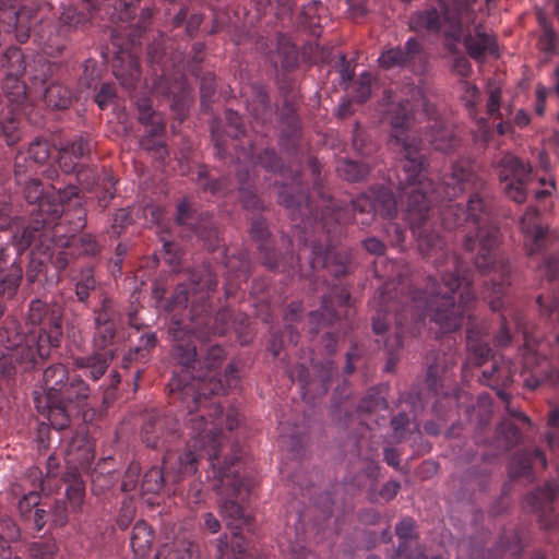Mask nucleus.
Listing matches in <instances>:
<instances>
[{
  "label": "nucleus",
  "mask_w": 559,
  "mask_h": 559,
  "mask_svg": "<svg viewBox=\"0 0 559 559\" xmlns=\"http://www.w3.org/2000/svg\"><path fill=\"white\" fill-rule=\"evenodd\" d=\"M95 147L96 142L90 134H75L60 147L59 167L67 175L76 171L80 160L88 158Z\"/></svg>",
  "instance_id": "nucleus-22"
},
{
  "label": "nucleus",
  "mask_w": 559,
  "mask_h": 559,
  "mask_svg": "<svg viewBox=\"0 0 559 559\" xmlns=\"http://www.w3.org/2000/svg\"><path fill=\"white\" fill-rule=\"evenodd\" d=\"M225 358V349L219 345H213L206 352L203 366L200 365L195 356L187 367L188 370L183 371L181 362L175 359L177 366L167 386L170 388V399L175 404L177 402L187 403V406L190 407L187 399L191 397L193 405L206 406L209 417L221 419V424L231 431L241 421L240 413L236 408H229L224 414L222 406L210 397V395L225 394L239 384L241 376L236 362H229L223 376L215 371Z\"/></svg>",
  "instance_id": "nucleus-4"
},
{
  "label": "nucleus",
  "mask_w": 559,
  "mask_h": 559,
  "mask_svg": "<svg viewBox=\"0 0 559 559\" xmlns=\"http://www.w3.org/2000/svg\"><path fill=\"white\" fill-rule=\"evenodd\" d=\"M329 205L335 209H342L348 213V222L342 225L341 235L334 238L333 252H347L350 257L348 262V271L341 274L337 278L350 272L352 254L347 250H337L336 243L343 235L344 226L349 224L352 219L364 227L369 226L376 215L388 218L385 231L391 239L393 246H402L405 240V229L394 222H391L397 214V202L393 192L384 187H374L367 192L361 193L352 201L350 207H343L336 202L329 200Z\"/></svg>",
  "instance_id": "nucleus-10"
},
{
  "label": "nucleus",
  "mask_w": 559,
  "mask_h": 559,
  "mask_svg": "<svg viewBox=\"0 0 559 559\" xmlns=\"http://www.w3.org/2000/svg\"><path fill=\"white\" fill-rule=\"evenodd\" d=\"M512 326L516 329V332H522L524 341L521 349L522 368L519 373V377L523 380V385L534 390L544 381H549L552 384L559 383L558 370H554L550 360L545 355L539 354L540 344L537 345L535 338L522 328L520 314H516L512 322L508 321L506 314L501 316L500 329L493 337L496 346L504 347L512 343L514 338Z\"/></svg>",
  "instance_id": "nucleus-12"
},
{
  "label": "nucleus",
  "mask_w": 559,
  "mask_h": 559,
  "mask_svg": "<svg viewBox=\"0 0 559 559\" xmlns=\"http://www.w3.org/2000/svg\"><path fill=\"white\" fill-rule=\"evenodd\" d=\"M217 286L216 275L210 265L193 269L187 283H180L167 301L165 309L171 313L169 333L174 340L173 357L183 371L198 356L194 338L207 340L224 335L230 325L231 311L223 308L213 317L209 298Z\"/></svg>",
  "instance_id": "nucleus-3"
},
{
  "label": "nucleus",
  "mask_w": 559,
  "mask_h": 559,
  "mask_svg": "<svg viewBox=\"0 0 559 559\" xmlns=\"http://www.w3.org/2000/svg\"><path fill=\"white\" fill-rule=\"evenodd\" d=\"M336 370L334 361L328 358L320 362L311 361L310 366H306L304 362L298 364L289 370V377L293 381H298L307 393L314 391L321 394L328 391L329 383Z\"/></svg>",
  "instance_id": "nucleus-19"
},
{
  "label": "nucleus",
  "mask_w": 559,
  "mask_h": 559,
  "mask_svg": "<svg viewBox=\"0 0 559 559\" xmlns=\"http://www.w3.org/2000/svg\"><path fill=\"white\" fill-rule=\"evenodd\" d=\"M29 559H53L56 544L52 542H35L28 549Z\"/></svg>",
  "instance_id": "nucleus-52"
},
{
  "label": "nucleus",
  "mask_w": 559,
  "mask_h": 559,
  "mask_svg": "<svg viewBox=\"0 0 559 559\" xmlns=\"http://www.w3.org/2000/svg\"><path fill=\"white\" fill-rule=\"evenodd\" d=\"M37 165L29 159L26 153H19L14 162V178L16 185H22L24 179L37 173Z\"/></svg>",
  "instance_id": "nucleus-47"
},
{
  "label": "nucleus",
  "mask_w": 559,
  "mask_h": 559,
  "mask_svg": "<svg viewBox=\"0 0 559 559\" xmlns=\"http://www.w3.org/2000/svg\"><path fill=\"white\" fill-rule=\"evenodd\" d=\"M205 56V45L204 43H194L191 49L190 59L188 60L187 67L189 71L194 74H198V66L202 63Z\"/></svg>",
  "instance_id": "nucleus-60"
},
{
  "label": "nucleus",
  "mask_w": 559,
  "mask_h": 559,
  "mask_svg": "<svg viewBox=\"0 0 559 559\" xmlns=\"http://www.w3.org/2000/svg\"><path fill=\"white\" fill-rule=\"evenodd\" d=\"M58 69L59 66L57 63H44L41 66V76L35 75L34 84L40 81V85L44 87V98L49 107L53 109H66L72 103V91L62 84L49 82Z\"/></svg>",
  "instance_id": "nucleus-24"
},
{
  "label": "nucleus",
  "mask_w": 559,
  "mask_h": 559,
  "mask_svg": "<svg viewBox=\"0 0 559 559\" xmlns=\"http://www.w3.org/2000/svg\"><path fill=\"white\" fill-rule=\"evenodd\" d=\"M524 235V246L527 254L533 255L544 252L552 241L547 227L542 224L540 215L534 207H528L520 222Z\"/></svg>",
  "instance_id": "nucleus-21"
},
{
  "label": "nucleus",
  "mask_w": 559,
  "mask_h": 559,
  "mask_svg": "<svg viewBox=\"0 0 559 559\" xmlns=\"http://www.w3.org/2000/svg\"><path fill=\"white\" fill-rule=\"evenodd\" d=\"M21 186H23L25 200L32 206L27 225L24 224L21 217L13 215L10 195L0 192V194L8 197L7 206L11 218L10 224L0 227V229L15 228L10 239H12V247L17 257L37 240L43 243L46 231L51 227H58L61 224L59 221H69V213L66 212L64 203L76 198L80 192L79 187L72 183L67 187L51 185L48 190H45L43 182L33 177L24 179Z\"/></svg>",
  "instance_id": "nucleus-7"
},
{
  "label": "nucleus",
  "mask_w": 559,
  "mask_h": 559,
  "mask_svg": "<svg viewBox=\"0 0 559 559\" xmlns=\"http://www.w3.org/2000/svg\"><path fill=\"white\" fill-rule=\"evenodd\" d=\"M115 355V349H93V353L90 356L76 357L74 359V365L78 369L84 370L86 377L93 381H97L105 374Z\"/></svg>",
  "instance_id": "nucleus-34"
},
{
  "label": "nucleus",
  "mask_w": 559,
  "mask_h": 559,
  "mask_svg": "<svg viewBox=\"0 0 559 559\" xmlns=\"http://www.w3.org/2000/svg\"><path fill=\"white\" fill-rule=\"evenodd\" d=\"M498 177L499 187L504 197L518 204L524 203L531 193H534L537 200H542L551 194L555 190V182L546 185L544 179L540 183L546 186L544 189H536V179L532 165L511 154L507 153L492 164Z\"/></svg>",
  "instance_id": "nucleus-13"
},
{
  "label": "nucleus",
  "mask_w": 559,
  "mask_h": 559,
  "mask_svg": "<svg viewBox=\"0 0 559 559\" xmlns=\"http://www.w3.org/2000/svg\"><path fill=\"white\" fill-rule=\"evenodd\" d=\"M130 212L126 209H119L112 217V223L110 225L108 233L112 237H119L122 234L123 229L130 224Z\"/></svg>",
  "instance_id": "nucleus-57"
},
{
  "label": "nucleus",
  "mask_w": 559,
  "mask_h": 559,
  "mask_svg": "<svg viewBox=\"0 0 559 559\" xmlns=\"http://www.w3.org/2000/svg\"><path fill=\"white\" fill-rule=\"evenodd\" d=\"M116 87L112 84L105 83L100 86L95 96V102L100 109H105L115 98Z\"/></svg>",
  "instance_id": "nucleus-63"
},
{
  "label": "nucleus",
  "mask_w": 559,
  "mask_h": 559,
  "mask_svg": "<svg viewBox=\"0 0 559 559\" xmlns=\"http://www.w3.org/2000/svg\"><path fill=\"white\" fill-rule=\"evenodd\" d=\"M23 269L15 259L8 269L0 270V317L5 310V301L12 299L21 284Z\"/></svg>",
  "instance_id": "nucleus-37"
},
{
  "label": "nucleus",
  "mask_w": 559,
  "mask_h": 559,
  "mask_svg": "<svg viewBox=\"0 0 559 559\" xmlns=\"http://www.w3.org/2000/svg\"><path fill=\"white\" fill-rule=\"evenodd\" d=\"M94 457L95 451L91 440L83 433H75L66 449V460L73 467V472H78L79 468L88 469Z\"/></svg>",
  "instance_id": "nucleus-32"
},
{
  "label": "nucleus",
  "mask_w": 559,
  "mask_h": 559,
  "mask_svg": "<svg viewBox=\"0 0 559 559\" xmlns=\"http://www.w3.org/2000/svg\"><path fill=\"white\" fill-rule=\"evenodd\" d=\"M409 424L408 416L405 413H399L391 419V426L394 431V438L401 442L406 438V428Z\"/></svg>",
  "instance_id": "nucleus-62"
},
{
  "label": "nucleus",
  "mask_w": 559,
  "mask_h": 559,
  "mask_svg": "<svg viewBox=\"0 0 559 559\" xmlns=\"http://www.w3.org/2000/svg\"><path fill=\"white\" fill-rule=\"evenodd\" d=\"M278 545L284 552H288L292 559H317V557L306 548L305 533L296 528H288L285 536L278 539Z\"/></svg>",
  "instance_id": "nucleus-40"
},
{
  "label": "nucleus",
  "mask_w": 559,
  "mask_h": 559,
  "mask_svg": "<svg viewBox=\"0 0 559 559\" xmlns=\"http://www.w3.org/2000/svg\"><path fill=\"white\" fill-rule=\"evenodd\" d=\"M539 270L547 277L548 282H556L559 278V253L544 257Z\"/></svg>",
  "instance_id": "nucleus-56"
},
{
  "label": "nucleus",
  "mask_w": 559,
  "mask_h": 559,
  "mask_svg": "<svg viewBox=\"0 0 559 559\" xmlns=\"http://www.w3.org/2000/svg\"><path fill=\"white\" fill-rule=\"evenodd\" d=\"M139 121L145 126V134L140 140L143 150L151 152L157 160H165L168 150L164 141L166 122L164 117L152 109L148 98L139 99L136 103Z\"/></svg>",
  "instance_id": "nucleus-16"
},
{
  "label": "nucleus",
  "mask_w": 559,
  "mask_h": 559,
  "mask_svg": "<svg viewBox=\"0 0 559 559\" xmlns=\"http://www.w3.org/2000/svg\"><path fill=\"white\" fill-rule=\"evenodd\" d=\"M66 481L71 484L67 488V499L74 511L81 510L85 496V485L78 472H69L64 476Z\"/></svg>",
  "instance_id": "nucleus-45"
},
{
  "label": "nucleus",
  "mask_w": 559,
  "mask_h": 559,
  "mask_svg": "<svg viewBox=\"0 0 559 559\" xmlns=\"http://www.w3.org/2000/svg\"><path fill=\"white\" fill-rule=\"evenodd\" d=\"M488 98H487V114L496 119H503V115L500 111V102H501V90L498 86L490 85L488 87Z\"/></svg>",
  "instance_id": "nucleus-53"
},
{
  "label": "nucleus",
  "mask_w": 559,
  "mask_h": 559,
  "mask_svg": "<svg viewBox=\"0 0 559 559\" xmlns=\"http://www.w3.org/2000/svg\"><path fill=\"white\" fill-rule=\"evenodd\" d=\"M70 380L68 369L62 364H56L47 367L43 373L41 405H48L50 401H57V393Z\"/></svg>",
  "instance_id": "nucleus-36"
},
{
  "label": "nucleus",
  "mask_w": 559,
  "mask_h": 559,
  "mask_svg": "<svg viewBox=\"0 0 559 559\" xmlns=\"http://www.w3.org/2000/svg\"><path fill=\"white\" fill-rule=\"evenodd\" d=\"M281 120L285 126L283 136L288 138L292 140V142H295V139L297 138L300 130V121L297 116V108L293 103L285 102L281 112Z\"/></svg>",
  "instance_id": "nucleus-46"
},
{
  "label": "nucleus",
  "mask_w": 559,
  "mask_h": 559,
  "mask_svg": "<svg viewBox=\"0 0 559 559\" xmlns=\"http://www.w3.org/2000/svg\"><path fill=\"white\" fill-rule=\"evenodd\" d=\"M475 2L476 0H452L449 4L439 0L436 5L415 12L409 19V27L416 32L442 33L447 40H452L448 44V48L452 49L451 46L464 35L465 27L475 22Z\"/></svg>",
  "instance_id": "nucleus-11"
},
{
  "label": "nucleus",
  "mask_w": 559,
  "mask_h": 559,
  "mask_svg": "<svg viewBox=\"0 0 559 559\" xmlns=\"http://www.w3.org/2000/svg\"><path fill=\"white\" fill-rule=\"evenodd\" d=\"M46 265L44 262L37 258H31L27 270H26V280L29 284H34L40 281V276L44 273Z\"/></svg>",
  "instance_id": "nucleus-64"
},
{
  "label": "nucleus",
  "mask_w": 559,
  "mask_h": 559,
  "mask_svg": "<svg viewBox=\"0 0 559 559\" xmlns=\"http://www.w3.org/2000/svg\"><path fill=\"white\" fill-rule=\"evenodd\" d=\"M72 283L76 300L87 306L91 294L98 287L93 269L90 266L82 269L72 277Z\"/></svg>",
  "instance_id": "nucleus-42"
},
{
  "label": "nucleus",
  "mask_w": 559,
  "mask_h": 559,
  "mask_svg": "<svg viewBox=\"0 0 559 559\" xmlns=\"http://www.w3.org/2000/svg\"><path fill=\"white\" fill-rule=\"evenodd\" d=\"M388 404L381 392L377 389L368 391L358 405V411L362 413H371L377 409L386 408Z\"/></svg>",
  "instance_id": "nucleus-49"
},
{
  "label": "nucleus",
  "mask_w": 559,
  "mask_h": 559,
  "mask_svg": "<svg viewBox=\"0 0 559 559\" xmlns=\"http://www.w3.org/2000/svg\"><path fill=\"white\" fill-rule=\"evenodd\" d=\"M215 91H216V85H215L214 74L211 72L205 73L201 78V83H200V93H201L202 104L210 102L212 99V97L214 96Z\"/></svg>",
  "instance_id": "nucleus-61"
},
{
  "label": "nucleus",
  "mask_w": 559,
  "mask_h": 559,
  "mask_svg": "<svg viewBox=\"0 0 559 559\" xmlns=\"http://www.w3.org/2000/svg\"><path fill=\"white\" fill-rule=\"evenodd\" d=\"M26 154L37 166L43 165L50 157V145L46 140L37 139L29 144Z\"/></svg>",
  "instance_id": "nucleus-50"
},
{
  "label": "nucleus",
  "mask_w": 559,
  "mask_h": 559,
  "mask_svg": "<svg viewBox=\"0 0 559 559\" xmlns=\"http://www.w3.org/2000/svg\"><path fill=\"white\" fill-rule=\"evenodd\" d=\"M415 522L405 518L396 524L395 533L400 539L396 557L399 559H427L423 549L414 540Z\"/></svg>",
  "instance_id": "nucleus-33"
},
{
  "label": "nucleus",
  "mask_w": 559,
  "mask_h": 559,
  "mask_svg": "<svg viewBox=\"0 0 559 559\" xmlns=\"http://www.w3.org/2000/svg\"><path fill=\"white\" fill-rule=\"evenodd\" d=\"M496 436L501 450L508 451L520 442L522 433L510 419L506 418L498 426Z\"/></svg>",
  "instance_id": "nucleus-44"
},
{
  "label": "nucleus",
  "mask_w": 559,
  "mask_h": 559,
  "mask_svg": "<svg viewBox=\"0 0 559 559\" xmlns=\"http://www.w3.org/2000/svg\"><path fill=\"white\" fill-rule=\"evenodd\" d=\"M462 100L467 108L469 116L476 120L477 123V136L484 142H488L492 136V129L489 122L484 117H477V105L480 103V93L476 85L463 81L462 82Z\"/></svg>",
  "instance_id": "nucleus-35"
},
{
  "label": "nucleus",
  "mask_w": 559,
  "mask_h": 559,
  "mask_svg": "<svg viewBox=\"0 0 559 559\" xmlns=\"http://www.w3.org/2000/svg\"><path fill=\"white\" fill-rule=\"evenodd\" d=\"M559 487L555 483H546L543 487L528 492L525 496V507L532 512H539L540 525L545 530H552L557 525V520L552 515H547V512H552V503L557 498Z\"/></svg>",
  "instance_id": "nucleus-25"
},
{
  "label": "nucleus",
  "mask_w": 559,
  "mask_h": 559,
  "mask_svg": "<svg viewBox=\"0 0 559 559\" xmlns=\"http://www.w3.org/2000/svg\"><path fill=\"white\" fill-rule=\"evenodd\" d=\"M236 162V182H231L228 176H222L217 179L209 178V169L205 165H201L198 169V180L204 192H210L213 195L225 194L233 191L235 188L239 190L240 201L246 209L264 210L263 203L255 194L251 185V175L247 166L242 163H248L252 166L260 165L267 173L276 174L283 170V163L274 148H264L257 157H254L253 146L249 143L248 148H242L237 153Z\"/></svg>",
  "instance_id": "nucleus-8"
},
{
  "label": "nucleus",
  "mask_w": 559,
  "mask_h": 559,
  "mask_svg": "<svg viewBox=\"0 0 559 559\" xmlns=\"http://www.w3.org/2000/svg\"><path fill=\"white\" fill-rule=\"evenodd\" d=\"M425 140L437 151L450 153L461 145V138L454 127L442 119L429 121Z\"/></svg>",
  "instance_id": "nucleus-26"
},
{
  "label": "nucleus",
  "mask_w": 559,
  "mask_h": 559,
  "mask_svg": "<svg viewBox=\"0 0 559 559\" xmlns=\"http://www.w3.org/2000/svg\"><path fill=\"white\" fill-rule=\"evenodd\" d=\"M168 399L171 407L164 414H148L142 427L143 442L153 449H165L166 452L173 451L171 444L177 443L180 439L188 443L198 441L197 453H201V457L207 459V451L211 449V440L222 444V432L224 425L221 419L209 417L206 406L193 405L191 397L187 399V403L177 402L170 399V388H168Z\"/></svg>",
  "instance_id": "nucleus-6"
},
{
  "label": "nucleus",
  "mask_w": 559,
  "mask_h": 559,
  "mask_svg": "<svg viewBox=\"0 0 559 559\" xmlns=\"http://www.w3.org/2000/svg\"><path fill=\"white\" fill-rule=\"evenodd\" d=\"M548 426L552 429L547 435V441L550 448L559 449V409L552 408L548 416Z\"/></svg>",
  "instance_id": "nucleus-59"
},
{
  "label": "nucleus",
  "mask_w": 559,
  "mask_h": 559,
  "mask_svg": "<svg viewBox=\"0 0 559 559\" xmlns=\"http://www.w3.org/2000/svg\"><path fill=\"white\" fill-rule=\"evenodd\" d=\"M350 294L346 286L333 285L329 293L322 297L321 308L311 311L308 316L309 333L318 334L325 326L337 321L345 314L349 306Z\"/></svg>",
  "instance_id": "nucleus-17"
},
{
  "label": "nucleus",
  "mask_w": 559,
  "mask_h": 559,
  "mask_svg": "<svg viewBox=\"0 0 559 559\" xmlns=\"http://www.w3.org/2000/svg\"><path fill=\"white\" fill-rule=\"evenodd\" d=\"M227 273L225 283V294L227 297L234 296L245 283L251 273V261L245 250H238L227 257L225 262Z\"/></svg>",
  "instance_id": "nucleus-27"
},
{
  "label": "nucleus",
  "mask_w": 559,
  "mask_h": 559,
  "mask_svg": "<svg viewBox=\"0 0 559 559\" xmlns=\"http://www.w3.org/2000/svg\"><path fill=\"white\" fill-rule=\"evenodd\" d=\"M301 311L302 306L300 302H292L290 305H288L284 316V320L286 322L285 330L280 334L273 335V338L269 347V350L273 354L274 358L280 356L282 349L285 346L297 345L299 334L294 329L293 323L299 319Z\"/></svg>",
  "instance_id": "nucleus-31"
},
{
  "label": "nucleus",
  "mask_w": 559,
  "mask_h": 559,
  "mask_svg": "<svg viewBox=\"0 0 559 559\" xmlns=\"http://www.w3.org/2000/svg\"><path fill=\"white\" fill-rule=\"evenodd\" d=\"M247 108L261 124L264 126L272 121L274 112L270 105L269 95L262 85L251 87V98L247 102Z\"/></svg>",
  "instance_id": "nucleus-39"
},
{
  "label": "nucleus",
  "mask_w": 559,
  "mask_h": 559,
  "mask_svg": "<svg viewBox=\"0 0 559 559\" xmlns=\"http://www.w3.org/2000/svg\"><path fill=\"white\" fill-rule=\"evenodd\" d=\"M426 173L424 155H404L396 169V185L407 195L405 218L418 251L436 267L441 282L430 275L425 289H415L402 273L397 274V281H386L371 300L376 343L389 355L386 370L390 371L405 337L416 335L427 317L443 333L459 330L467 318L466 364L481 367L479 382L507 401L509 394L504 390L515 381L518 368L512 360L493 354L488 343L487 323L472 317L476 301L472 290L473 271L450 250L435 218L438 214L448 230L465 224L476 229L475 238L464 237V249L472 252L479 247L474 265L479 273L490 275L489 282H484L481 295L491 310L498 311L503 307L502 299L511 284L512 267L496 255L500 230L493 219V199L487 182L467 158L455 160L438 183L427 178Z\"/></svg>",
  "instance_id": "nucleus-1"
},
{
  "label": "nucleus",
  "mask_w": 559,
  "mask_h": 559,
  "mask_svg": "<svg viewBox=\"0 0 559 559\" xmlns=\"http://www.w3.org/2000/svg\"><path fill=\"white\" fill-rule=\"evenodd\" d=\"M198 441L188 443L183 451H168L163 459V468L152 467L143 476L141 495H158L167 484H178L183 477L194 474L201 457L197 453Z\"/></svg>",
  "instance_id": "nucleus-14"
},
{
  "label": "nucleus",
  "mask_w": 559,
  "mask_h": 559,
  "mask_svg": "<svg viewBox=\"0 0 559 559\" xmlns=\"http://www.w3.org/2000/svg\"><path fill=\"white\" fill-rule=\"evenodd\" d=\"M94 331L92 346L95 350L112 349L116 343L120 313L112 299L105 297L98 308L94 309Z\"/></svg>",
  "instance_id": "nucleus-18"
},
{
  "label": "nucleus",
  "mask_w": 559,
  "mask_h": 559,
  "mask_svg": "<svg viewBox=\"0 0 559 559\" xmlns=\"http://www.w3.org/2000/svg\"><path fill=\"white\" fill-rule=\"evenodd\" d=\"M141 473L140 465L138 463L129 464L121 481V490L130 492L136 490L139 487V476Z\"/></svg>",
  "instance_id": "nucleus-54"
},
{
  "label": "nucleus",
  "mask_w": 559,
  "mask_h": 559,
  "mask_svg": "<svg viewBox=\"0 0 559 559\" xmlns=\"http://www.w3.org/2000/svg\"><path fill=\"white\" fill-rule=\"evenodd\" d=\"M88 396V385L79 376H73L57 393L56 400L59 401L41 405V397L35 391L34 404L38 413L44 415L55 429L63 430L70 426L71 418L84 409Z\"/></svg>",
  "instance_id": "nucleus-15"
},
{
  "label": "nucleus",
  "mask_w": 559,
  "mask_h": 559,
  "mask_svg": "<svg viewBox=\"0 0 559 559\" xmlns=\"http://www.w3.org/2000/svg\"><path fill=\"white\" fill-rule=\"evenodd\" d=\"M536 465H539L543 469L547 466V460L543 451L538 448L519 451L509 463V475L511 478H526L532 481L534 479L533 468Z\"/></svg>",
  "instance_id": "nucleus-29"
},
{
  "label": "nucleus",
  "mask_w": 559,
  "mask_h": 559,
  "mask_svg": "<svg viewBox=\"0 0 559 559\" xmlns=\"http://www.w3.org/2000/svg\"><path fill=\"white\" fill-rule=\"evenodd\" d=\"M372 75L369 72L360 74L358 81L355 83L354 100L362 104L368 100L371 95Z\"/></svg>",
  "instance_id": "nucleus-51"
},
{
  "label": "nucleus",
  "mask_w": 559,
  "mask_h": 559,
  "mask_svg": "<svg viewBox=\"0 0 559 559\" xmlns=\"http://www.w3.org/2000/svg\"><path fill=\"white\" fill-rule=\"evenodd\" d=\"M130 325L135 328L136 334L139 335L136 342L130 336L131 347L122 358V368L124 369L130 368L133 361H147L151 358L152 352L158 344L155 332L143 331L140 334V326L134 323L133 318H130Z\"/></svg>",
  "instance_id": "nucleus-30"
},
{
  "label": "nucleus",
  "mask_w": 559,
  "mask_h": 559,
  "mask_svg": "<svg viewBox=\"0 0 559 559\" xmlns=\"http://www.w3.org/2000/svg\"><path fill=\"white\" fill-rule=\"evenodd\" d=\"M278 201L289 212L294 227L301 234L302 240L298 257L292 253L277 257L270 247V231L266 221L259 216L251 221V238L259 243L263 264L271 271L286 273L288 276L299 275L312 281L318 270H326L333 277L348 271L349 254L333 252L334 238L341 235L342 225L348 222V213L342 209L331 207L329 201L319 211L302 187L298 175L290 185H283L278 191Z\"/></svg>",
  "instance_id": "nucleus-2"
},
{
  "label": "nucleus",
  "mask_w": 559,
  "mask_h": 559,
  "mask_svg": "<svg viewBox=\"0 0 559 559\" xmlns=\"http://www.w3.org/2000/svg\"><path fill=\"white\" fill-rule=\"evenodd\" d=\"M336 171L341 178L357 182L367 178L370 173V167L365 163L341 159L337 163Z\"/></svg>",
  "instance_id": "nucleus-43"
},
{
  "label": "nucleus",
  "mask_w": 559,
  "mask_h": 559,
  "mask_svg": "<svg viewBox=\"0 0 559 559\" xmlns=\"http://www.w3.org/2000/svg\"><path fill=\"white\" fill-rule=\"evenodd\" d=\"M207 451L206 478L210 487L221 496L219 511L227 526L233 530L235 542H233L235 559H261L254 548H251L246 540L239 536V530L248 526L251 521V513L246 507L251 491L255 486V479L241 474L242 461L240 453H234L224 460L221 465L218 460V443L211 440V449ZM219 556L217 559H225L223 540L219 539Z\"/></svg>",
  "instance_id": "nucleus-5"
},
{
  "label": "nucleus",
  "mask_w": 559,
  "mask_h": 559,
  "mask_svg": "<svg viewBox=\"0 0 559 559\" xmlns=\"http://www.w3.org/2000/svg\"><path fill=\"white\" fill-rule=\"evenodd\" d=\"M281 442L283 447H285L289 452L293 453V455L298 456L301 454V451L304 449L305 437L298 431H294L289 436L282 433Z\"/></svg>",
  "instance_id": "nucleus-58"
},
{
  "label": "nucleus",
  "mask_w": 559,
  "mask_h": 559,
  "mask_svg": "<svg viewBox=\"0 0 559 559\" xmlns=\"http://www.w3.org/2000/svg\"><path fill=\"white\" fill-rule=\"evenodd\" d=\"M464 46L468 56L476 61H484L487 56H496L498 52L495 35L486 32L480 24L464 35Z\"/></svg>",
  "instance_id": "nucleus-28"
},
{
  "label": "nucleus",
  "mask_w": 559,
  "mask_h": 559,
  "mask_svg": "<svg viewBox=\"0 0 559 559\" xmlns=\"http://www.w3.org/2000/svg\"><path fill=\"white\" fill-rule=\"evenodd\" d=\"M1 71L4 76L0 93V135L11 146L22 138L21 115L25 109L26 85L20 80L25 71L23 52L17 47L8 48L1 56Z\"/></svg>",
  "instance_id": "nucleus-9"
},
{
  "label": "nucleus",
  "mask_w": 559,
  "mask_h": 559,
  "mask_svg": "<svg viewBox=\"0 0 559 559\" xmlns=\"http://www.w3.org/2000/svg\"><path fill=\"white\" fill-rule=\"evenodd\" d=\"M199 559V545L186 536H177L168 547L164 545L154 559Z\"/></svg>",
  "instance_id": "nucleus-38"
},
{
  "label": "nucleus",
  "mask_w": 559,
  "mask_h": 559,
  "mask_svg": "<svg viewBox=\"0 0 559 559\" xmlns=\"http://www.w3.org/2000/svg\"><path fill=\"white\" fill-rule=\"evenodd\" d=\"M160 82L158 90L167 97H171V109L176 112L179 121H182L189 109L190 90L183 73H176L174 81L167 74L165 66H162Z\"/></svg>",
  "instance_id": "nucleus-23"
},
{
  "label": "nucleus",
  "mask_w": 559,
  "mask_h": 559,
  "mask_svg": "<svg viewBox=\"0 0 559 559\" xmlns=\"http://www.w3.org/2000/svg\"><path fill=\"white\" fill-rule=\"evenodd\" d=\"M154 537V532L146 522H136L131 534V547L134 555L140 558L148 555Z\"/></svg>",
  "instance_id": "nucleus-41"
},
{
  "label": "nucleus",
  "mask_w": 559,
  "mask_h": 559,
  "mask_svg": "<svg viewBox=\"0 0 559 559\" xmlns=\"http://www.w3.org/2000/svg\"><path fill=\"white\" fill-rule=\"evenodd\" d=\"M115 74L121 81L123 87L127 90H133L140 79L141 72L138 62L131 58L129 62L128 75L124 76L120 70H115Z\"/></svg>",
  "instance_id": "nucleus-55"
},
{
  "label": "nucleus",
  "mask_w": 559,
  "mask_h": 559,
  "mask_svg": "<svg viewBox=\"0 0 559 559\" xmlns=\"http://www.w3.org/2000/svg\"><path fill=\"white\" fill-rule=\"evenodd\" d=\"M379 63L385 69L408 66L413 72L420 73L425 71L427 56L421 44L415 38H409L404 48L396 47L384 51L379 58Z\"/></svg>",
  "instance_id": "nucleus-20"
},
{
  "label": "nucleus",
  "mask_w": 559,
  "mask_h": 559,
  "mask_svg": "<svg viewBox=\"0 0 559 559\" xmlns=\"http://www.w3.org/2000/svg\"><path fill=\"white\" fill-rule=\"evenodd\" d=\"M225 120V132L231 140H238L240 136L245 135L246 130L243 127L242 118L237 111L233 109H226Z\"/></svg>",
  "instance_id": "nucleus-48"
}]
</instances>
